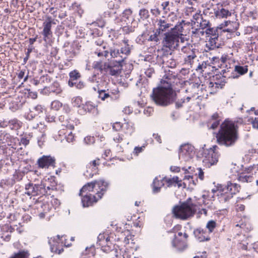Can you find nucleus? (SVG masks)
<instances>
[{"label":"nucleus","mask_w":258,"mask_h":258,"mask_svg":"<svg viewBox=\"0 0 258 258\" xmlns=\"http://www.w3.org/2000/svg\"><path fill=\"white\" fill-rule=\"evenodd\" d=\"M39 166L41 168L54 167L55 159L50 156H43L37 161Z\"/></svg>","instance_id":"nucleus-16"},{"label":"nucleus","mask_w":258,"mask_h":258,"mask_svg":"<svg viewBox=\"0 0 258 258\" xmlns=\"http://www.w3.org/2000/svg\"><path fill=\"white\" fill-rule=\"evenodd\" d=\"M51 203L52 206L54 207V208L55 209L57 207L59 206L60 205V202L58 200L55 198H52L51 200Z\"/></svg>","instance_id":"nucleus-57"},{"label":"nucleus","mask_w":258,"mask_h":258,"mask_svg":"<svg viewBox=\"0 0 258 258\" xmlns=\"http://www.w3.org/2000/svg\"><path fill=\"white\" fill-rule=\"evenodd\" d=\"M85 194L84 195H81L83 197L82 203L84 207H88L92 206L94 203H96L99 199H100L103 195V193L99 192V191L96 193L97 197L90 193Z\"/></svg>","instance_id":"nucleus-12"},{"label":"nucleus","mask_w":258,"mask_h":258,"mask_svg":"<svg viewBox=\"0 0 258 258\" xmlns=\"http://www.w3.org/2000/svg\"><path fill=\"white\" fill-rule=\"evenodd\" d=\"M235 71L241 75L246 74L248 71L247 66H236L234 69Z\"/></svg>","instance_id":"nucleus-39"},{"label":"nucleus","mask_w":258,"mask_h":258,"mask_svg":"<svg viewBox=\"0 0 258 258\" xmlns=\"http://www.w3.org/2000/svg\"><path fill=\"white\" fill-rule=\"evenodd\" d=\"M45 119L47 122H51L55 120V116L49 114L46 115Z\"/></svg>","instance_id":"nucleus-58"},{"label":"nucleus","mask_w":258,"mask_h":258,"mask_svg":"<svg viewBox=\"0 0 258 258\" xmlns=\"http://www.w3.org/2000/svg\"><path fill=\"white\" fill-rule=\"evenodd\" d=\"M191 47L192 46L190 45H187V46H183L181 49V51L182 52L184 53L186 55L188 54L189 52L190 53V52H192L194 51Z\"/></svg>","instance_id":"nucleus-47"},{"label":"nucleus","mask_w":258,"mask_h":258,"mask_svg":"<svg viewBox=\"0 0 258 258\" xmlns=\"http://www.w3.org/2000/svg\"><path fill=\"white\" fill-rule=\"evenodd\" d=\"M163 180H164L165 182L168 183V186H170L172 185L173 183H174L172 180V178L164 177Z\"/></svg>","instance_id":"nucleus-60"},{"label":"nucleus","mask_w":258,"mask_h":258,"mask_svg":"<svg viewBox=\"0 0 258 258\" xmlns=\"http://www.w3.org/2000/svg\"><path fill=\"white\" fill-rule=\"evenodd\" d=\"M32 137V135L31 134H25L22 137L20 140V144L23 145L24 146H26L29 144L30 140Z\"/></svg>","instance_id":"nucleus-37"},{"label":"nucleus","mask_w":258,"mask_h":258,"mask_svg":"<svg viewBox=\"0 0 258 258\" xmlns=\"http://www.w3.org/2000/svg\"><path fill=\"white\" fill-rule=\"evenodd\" d=\"M49 89L50 93H54L56 95L61 94L62 91L59 84L57 82H54L49 87Z\"/></svg>","instance_id":"nucleus-31"},{"label":"nucleus","mask_w":258,"mask_h":258,"mask_svg":"<svg viewBox=\"0 0 258 258\" xmlns=\"http://www.w3.org/2000/svg\"><path fill=\"white\" fill-rule=\"evenodd\" d=\"M46 181V180H42L40 184L29 183L26 184L25 194L29 196L45 195V194H47V191L45 189Z\"/></svg>","instance_id":"nucleus-9"},{"label":"nucleus","mask_w":258,"mask_h":258,"mask_svg":"<svg viewBox=\"0 0 258 258\" xmlns=\"http://www.w3.org/2000/svg\"><path fill=\"white\" fill-rule=\"evenodd\" d=\"M123 43L124 45L121 48V53L126 57L130 53L131 47L128 44V40H123Z\"/></svg>","instance_id":"nucleus-32"},{"label":"nucleus","mask_w":258,"mask_h":258,"mask_svg":"<svg viewBox=\"0 0 258 258\" xmlns=\"http://www.w3.org/2000/svg\"><path fill=\"white\" fill-rule=\"evenodd\" d=\"M112 140L114 144L116 145V146L118 147L119 149H121V144L123 142L128 144V142L125 141V139L124 137L123 134L115 133L112 135Z\"/></svg>","instance_id":"nucleus-24"},{"label":"nucleus","mask_w":258,"mask_h":258,"mask_svg":"<svg viewBox=\"0 0 258 258\" xmlns=\"http://www.w3.org/2000/svg\"><path fill=\"white\" fill-rule=\"evenodd\" d=\"M156 23L157 27L156 30L158 34L166 31L172 25L167 20L163 19H157Z\"/></svg>","instance_id":"nucleus-19"},{"label":"nucleus","mask_w":258,"mask_h":258,"mask_svg":"<svg viewBox=\"0 0 258 258\" xmlns=\"http://www.w3.org/2000/svg\"><path fill=\"white\" fill-rule=\"evenodd\" d=\"M217 148L216 146H214L209 149L203 150V162L206 167H210L218 161L219 155Z\"/></svg>","instance_id":"nucleus-8"},{"label":"nucleus","mask_w":258,"mask_h":258,"mask_svg":"<svg viewBox=\"0 0 258 258\" xmlns=\"http://www.w3.org/2000/svg\"><path fill=\"white\" fill-rule=\"evenodd\" d=\"M183 22H184V21L178 23L173 28H171L170 31L164 34V37L163 39L164 46L170 49H175L178 47L179 41L182 43L184 42V38L182 34L183 30Z\"/></svg>","instance_id":"nucleus-3"},{"label":"nucleus","mask_w":258,"mask_h":258,"mask_svg":"<svg viewBox=\"0 0 258 258\" xmlns=\"http://www.w3.org/2000/svg\"><path fill=\"white\" fill-rule=\"evenodd\" d=\"M196 211V205L190 202L186 201L180 205L174 207L172 213L176 218L187 220L192 217Z\"/></svg>","instance_id":"nucleus-5"},{"label":"nucleus","mask_w":258,"mask_h":258,"mask_svg":"<svg viewBox=\"0 0 258 258\" xmlns=\"http://www.w3.org/2000/svg\"><path fill=\"white\" fill-rule=\"evenodd\" d=\"M220 123V121L219 120H216L213 121L212 123L210 128L212 129H215L218 127Z\"/></svg>","instance_id":"nucleus-63"},{"label":"nucleus","mask_w":258,"mask_h":258,"mask_svg":"<svg viewBox=\"0 0 258 258\" xmlns=\"http://www.w3.org/2000/svg\"><path fill=\"white\" fill-rule=\"evenodd\" d=\"M255 173V171L253 170V166H250L238 174V180L241 182H251L254 180L253 175Z\"/></svg>","instance_id":"nucleus-13"},{"label":"nucleus","mask_w":258,"mask_h":258,"mask_svg":"<svg viewBox=\"0 0 258 258\" xmlns=\"http://www.w3.org/2000/svg\"><path fill=\"white\" fill-rule=\"evenodd\" d=\"M123 127V123L120 122H116L112 124V128L114 130L117 131H119Z\"/></svg>","instance_id":"nucleus-54"},{"label":"nucleus","mask_w":258,"mask_h":258,"mask_svg":"<svg viewBox=\"0 0 258 258\" xmlns=\"http://www.w3.org/2000/svg\"><path fill=\"white\" fill-rule=\"evenodd\" d=\"M99 159H96V160H94L91 162H90L88 165H87V167H92V168L94 170H96V167L97 166H98L99 164Z\"/></svg>","instance_id":"nucleus-50"},{"label":"nucleus","mask_w":258,"mask_h":258,"mask_svg":"<svg viewBox=\"0 0 258 258\" xmlns=\"http://www.w3.org/2000/svg\"><path fill=\"white\" fill-rule=\"evenodd\" d=\"M216 226V223L213 220L209 221L207 225L206 228L208 229V233H212Z\"/></svg>","instance_id":"nucleus-41"},{"label":"nucleus","mask_w":258,"mask_h":258,"mask_svg":"<svg viewBox=\"0 0 258 258\" xmlns=\"http://www.w3.org/2000/svg\"><path fill=\"white\" fill-rule=\"evenodd\" d=\"M240 186L237 183L228 181L225 185L219 184L216 189H213L212 192L216 195L220 202L225 203L231 199L234 195L238 192Z\"/></svg>","instance_id":"nucleus-4"},{"label":"nucleus","mask_w":258,"mask_h":258,"mask_svg":"<svg viewBox=\"0 0 258 258\" xmlns=\"http://www.w3.org/2000/svg\"><path fill=\"white\" fill-rule=\"evenodd\" d=\"M225 82L222 81L220 83L219 82H212L211 81L207 82V88L210 93H214L217 91L219 88H222L225 85Z\"/></svg>","instance_id":"nucleus-21"},{"label":"nucleus","mask_w":258,"mask_h":258,"mask_svg":"<svg viewBox=\"0 0 258 258\" xmlns=\"http://www.w3.org/2000/svg\"><path fill=\"white\" fill-rule=\"evenodd\" d=\"M134 124L132 122H125L123 123L122 130L126 136H131L135 132Z\"/></svg>","instance_id":"nucleus-26"},{"label":"nucleus","mask_w":258,"mask_h":258,"mask_svg":"<svg viewBox=\"0 0 258 258\" xmlns=\"http://www.w3.org/2000/svg\"><path fill=\"white\" fill-rule=\"evenodd\" d=\"M52 24H55L51 17H47L45 21L43 23V31L41 32L43 36V40L46 44H50L52 32L51 31Z\"/></svg>","instance_id":"nucleus-11"},{"label":"nucleus","mask_w":258,"mask_h":258,"mask_svg":"<svg viewBox=\"0 0 258 258\" xmlns=\"http://www.w3.org/2000/svg\"><path fill=\"white\" fill-rule=\"evenodd\" d=\"M66 140L69 143L73 142L75 140L74 135L73 134L72 132L68 133L67 136H66Z\"/></svg>","instance_id":"nucleus-55"},{"label":"nucleus","mask_w":258,"mask_h":258,"mask_svg":"<svg viewBox=\"0 0 258 258\" xmlns=\"http://www.w3.org/2000/svg\"><path fill=\"white\" fill-rule=\"evenodd\" d=\"M203 198L204 207H202L201 209H199L200 210V213L201 214H204L205 215H207L208 209L211 207L212 201L210 200H207L205 195L203 196Z\"/></svg>","instance_id":"nucleus-27"},{"label":"nucleus","mask_w":258,"mask_h":258,"mask_svg":"<svg viewBox=\"0 0 258 258\" xmlns=\"http://www.w3.org/2000/svg\"><path fill=\"white\" fill-rule=\"evenodd\" d=\"M133 111V109L129 106L125 107L122 110V112L126 114H130Z\"/></svg>","instance_id":"nucleus-62"},{"label":"nucleus","mask_w":258,"mask_h":258,"mask_svg":"<svg viewBox=\"0 0 258 258\" xmlns=\"http://www.w3.org/2000/svg\"><path fill=\"white\" fill-rule=\"evenodd\" d=\"M194 233L197 240L200 242L208 241L210 239L208 232L202 228H197L194 231Z\"/></svg>","instance_id":"nucleus-18"},{"label":"nucleus","mask_w":258,"mask_h":258,"mask_svg":"<svg viewBox=\"0 0 258 258\" xmlns=\"http://www.w3.org/2000/svg\"><path fill=\"white\" fill-rule=\"evenodd\" d=\"M62 106V103L58 100H54L51 104V108L54 110H58Z\"/></svg>","instance_id":"nucleus-44"},{"label":"nucleus","mask_w":258,"mask_h":258,"mask_svg":"<svg viewBox=\"0 0 258 258\" xmlns=\"http://www.w3.org/2000/svg\"><path fill=\"white\" fill-rule=\"evenodd\" d=\"M109 185V183L103 179L95 180L94 181L88 183L83 186L80 189V195H83L84 193H90L93 191L94 188L97 186L98 189L100 190L99 192L103 193L107 190Z\"/></svg>","instance_id":"nucleus-7"},{"label":"nucleus","mask_w":258,"mask_h":258,"mask_svg":"<svg viewBox=\"0 0 258 258\" xmlns=\"http://www.w3.org/2000/svg\"><path fill=\"white\" fill-rule=\"evenodd\" d=\"M214 14L217 18H227L231 15V13L227 9H224L222 5L218 7L217 9H214Z\"/></svg>","instance_id":"nucleus-20"},{"label":"nucleus","mask_w":258,"mask_h":258,"mask_svg":"<svg viewBox=\"0 0 258 258\" xmlns=\"http://www.w3.org/2000/svg\"><path fill=\"white\" fill-rule=\"evenodd\" d=\"M69 77L68 85L70 87H72L76 84L77 80L81 77V75L77 70H74L69 73Z\"/></svg>","instance_id":"nucleus-25"},{"label":"nucleus","mask_w":258,"mask_h":258,"mask_svg":"<svg viewBox=\"0 0 258 258\" xmlns=\"http://www.w3.org/2000/svg\"><path fill=\"white\" fill-rule=\"evenodd\" d=\"M192 29V35H195V37H201L204 35V34L205 33V31H204V30L199 27V28H196L195 26H194L191 28Z\"/></svg>","instance_id":"nucleus-36"},{"label":"nucleus","mask_w":258,"mask_h":258,"mask_svg":"<svg viewBox=\"0 0 258 258\" xmlns=\"http://www.w3.org/2000/svg\"><path fill=\"white\" fill-rule=\"evenodd\" d=\"M173 3L169 1L163 2L161 4V7L164 13H167L172 10Z\"/></svg>","instance_id":"nucleus-34"},{"label":"nucleus","mask_w":258,"mask_h":258,"mask_svg":"<svg viewBox=\"0 0 258 258\" xmlns=\"http://www.w3.org/2000/svg\"><path fill=\"white\" fill-rule=\"evenodd\" d=\"M139 16H140L141 19L143 20L146 19L149 17V11L145 9H141L139 12Z\"/></svg>","instance_id":"nucleus-46"},{"label":"nucleus","mask_w":258,"mask_h":258,"mask_svg":"<svg viewBox=\"0 0 258 258\" xmlns=\"http://www.w3.org/2000/svg\"><path fill=\"white\" fill-rule=\"evenodd\" d=\"M164 180L163 178L162 179H159L156 177L153 182V191L154 193L158 192L160 188L164 185Z\"/></svg>","instance_id":"nucleus-28"},{"label":"nucleus","mask_w":258,"mask_h":258,"mask_svg":"<svg viewBox=\"0 0 258 258\" xmlns=\"http://www.w3.org/2000/svg\"><path fill=\"white\" fill-rule=\"evenodd\" d=\"M0 126L4 128L9 126V120H0Z\"/></svg>","instance_id":"nucleus-59"},{"label":"nucleus","mask_w":258,"mask_h":258,"mask_svg":"<svg viewBox=\"0 0 258 258\" xmlns=\"http://www.w3.org/2000/svg\"><path fill=\"white\" fill-rule=\"evenodd\" d=\"M110 53L112 57L116 58L115 61V63H117L118 66H122V63L125 58V56L122 54L121 51H119L118 49H111Z\"/></svg>","instance_id":"nucleus-23"},{"label":"nucleus","mask_w":258,"mask_h":258,"mask_svg":"<svg viewBox=\"0 0 258 258\" xmlns=\"http://www.w3.org/2000/svg\"><path fill=\"white\" fill-rule=\"evenodd\" d=\"M257 11L256 8L252 9L247 13V16L252 18V20H255L257 18Z\"/></svg>","instance_id":"nucleus-45"},{"label":"nucleus","mask_w":258,"mask_h":258,"mask_svg":"<svg viewBox=\"0 0 258 258\" xmlns=\"http://www.w3.org/2000/svg\"><path fill=\"white\" fill-rule=\"evenodd\" d=\"M197 58L195 51L189 52L185 55L184 58V63L186 64L191 66L194 63L195 60Z\"/></svg>","instance_id":"nucleus-29"},{"label":"nucleus","mask_w":258,"mask_h":258,"mask_svg":"<svg viewBox=\"0 0 258 258\" xmlns=\"http://www.w3.org/2000/svg\"><path fill=\"white\" fill-rule=\"evenodd\" d=\"M43 107L40 105H37L33 107L30 110V113L28 114V116H30L32 118L35 116L39 115L40 113H42L43 110Z\"/></svg>","instance_id":"nucleus-30"},{"label":"nucleus","mask_w":258,"mask_h":258,"mask_svg":"<svg viewBox=\"0 0 258 258\" xmlns=\"http://www.w3.org/2000/svg\"><path fill=\"white\" fill-rule=\"evenodd\" d=\"M218 144L227 147L234 146L239 138L237 126L232 121L226 120L216 136Z\"/></svg>","instance_id":"nucleus-2"},{"label":"nucleus","mask_w":258,"mask_h":258,"mask_svg":"<svg viewBox=\"0 0 258 258\" xmlns=\"http://www.w3.org/2000/svg\"><path fill=\"white\" fill-rule=\"evenodd\" d=\"M78 112L80 114H85L87 112L92 113L94 115L98 114L97 106L91 101H87L82 104V107L78 109Z\"/></svg>","instance_id":"nucleus-15"},{"label":"nucleus","mask_w":258,"mask_h":258,"mask_svg":"<svg viewBox=\"0 0 258 258\" xmlns=\"http://www.w3.org/2000/svg\"><path fill=\"white\" fill-rule=\"evenodd\" d=\"M221 29L217 28H208L205 30L207 41L206 46L209 50H213L220 47L222 41L219 38V32Z\"/></svg>","instance_id":"nucleus-6"},{"label":"nucleus","mask_w":258,"mask_h":258,"mask_svg":"<svg viewBox=\"0 0 258 258\" xmlns=\"http://www.w3.org/2000/svg\"><path fill=\"white\" fill-rule=\"evenodd\" d=\"M12 104H15V105L11 106L10 108V109H13V110H17L19 109L22 106V103H19L18 101V99H16V100H13L12 101Z\"/></svg>","instance_id":"nucleus-49"},{"label":"nucleus","mask_w":258,"mask_h":258,"mask_svg":"<svg viewBox=\"0 0 258 258\" xmlns=\"http://www.w3.org/2000/svg\"><path fill=\"white\" fill-rule=\"evenodd\" d=\"M132 14V11L131 9H126L123 12L122 14V18L128 19L129 17L131 16Z\"/></svg>","instance_id":"nucleus-52"},{"label":"nucleus","mask_w":258,"mask_h":258,"mask_svg":"<svg viewBox=\"0 0 258 258\" xmlns=\"http://www.w3.org/2000/svg\"><path fill=\"white\" fill-rule=\"evenodd\" d=\"M9 127L13 130H17L20 127V122L17 119H13L9 120Z\"/></svg>","instance_id":"nucleus-38"},{"label":"nucleus","mask_w":258,"mask_h":258,"mask_svg":"<svg viewBox=\"0 0 258 258\" xmlns=\"http://www.w3.org/2000/svg\"><path fill=\"white\" fill-rule=\"evenodd\" d=\"M41 208L43 209V212L46 214H47V213L51 209V207H50L48 203L43 204L42 205Z\"/></svg>","instance_id":"nucleus-56"},{"label":"nucleus","mask_w":258,"mask_h":258,"mask_svg":"<svg viewBox=\"0 0 258 258\" xmlns=\"http://www.w3.org/2000/svg\"><path fill=\"white\" fill-rule=\"evenodd\" d=\"M153 112V109L152 107H148L144 110V113L147 115H150Z\"/></svg>","instance_id":"nucleus-64"},{"label":"nucleus","mask_w":258,"mask_h":258,"mask_svg":"<svg viewBox=\"0 0 258 258\" xmlns=\"http://www.w3.org/2000/svg\"><path fill=\"white\" fill-rule=\"evenodd\" d=\"M93 67L101 72L104 71L105 70V63L103 64L101 61H95L93 63Z\"/></svg>","instance_id":"nucleus-43"},{"label":"nucleus","mask_w":258,"mask_h":258,"mask_svg":"<svg viewBox=\"0 0 258 258\" xmlns=\"http://www.w3.org/2000/svg\"><path fill=\"white\" fill-rule=\"evenodd\" d=\"M34 128L38 129L41 133L40 137H38V143L40 147H41L44 142L45 137V131L46 130V126L42 123L37 124L36 126H33Z\"/></svg>","instance_id":"nucleus-22"},{"label":"nucleus","mask_w":258,"mask_h":258,"mask_svg":"<svg viewBox=\"0 0 258 258\" xmlns=\"http://www.w3.org/2000/svg\"><path fill=\"white\" fill-rule=\"evenodd\" d=\"M98 87V98L101 99L102 100L104 101L106 99L110 97L109 93H107L105 90L100 89L99 87V84L97 85Z\"/></svg>","instance_id":"nucleus-35"},{"label":"nucleus","mask_w":258,"mask_h":258,"mask_svg":"<svg viewBox=\"0 0 258 258\" xmlns=\"http://www.w3.org/2000/svg\"><path fill=\"white\" fill-rule=\"evenodd\" d=\"M122 66H118L117 63H105V70L104 72L112 76H116L120 73V70Z\"/></svg>","instance_id":"nucleus-17"},{"label":"nucleus","mask_w":258,"mask_h":258,"mask_svg":"<svg viewBox=\"0 0 258 258\" xmlns=\"http://www.w3.org/2000/svg\"><path fill=\"white\" fill-rule=\"evenodd\" d=\"M160 34H158V32H157V30H156V32L153 35H151L149 38V40L150 41H154V42H158L159 40V38H158V35H159Z\"/></svg>","instance_id":"nucleus-53"},{"label":"nucleus","mask_w":258,"mask_h":258,"mask_svg":"<svg viewBox=\"0 0 258 258\" xmlns=\"http://www.w3.org/2000/svg\"><path fill=\"white\" fill-rule=\"evenodd\" d=\"M84 141L85 144L90 145L93 144L95 142V139L94 137L87 136L84 138Z\"/></svg>","instance_id":"nucleus-51"},{"label":"nucleus","mask_w":258,"mask_h":258,"mask_svg":"<svg viewBox=\"0 0 258 258\" xmlns=\"http://www.w3.org/2000/svg\"><path fill=\"white\" fill-rule=\"evenodd\" d=\"M62 238L63 236H61L60 238V236L58 235L56 237H51L49 239L48 243L52 252L60 254L63 251L62 248L59 249L60 243H61L60 246H61L63 243Z\"/></svg>","instance_id":"nucleus-14"},{"label":"nucleus","mask_w":258,"mask_h":258,"mask_svg":"<svg viewBox=\"0 0 258 258\" xmlns=\"http://www.w3.org/2000/svg\"><path fill=\"white\" fill-rule=\"evenodd\" d=\"M199 23V27L202 28L203 30L210 27V22L208 20H204L203 18H201V20H200V21Z\"/></svg>","instance_id":"nucleus-42"},{"label":"nucleus","mask_w":258,"mask_h":258,"mask_svg":"<svg viewBox=\"0 0 258 258\" xmlns=\"http://www.w3.org/2000/svg\"><path fill=\"white\" fill-rule=\"evenodd\" d=\"M251 123L254 128H258V117H255L254 119L252 118Z\"/></svg>","instance_id":"nucleus-61"},{"label":"nucleus","mask_w":258,"mask_h":258,"mask_svg":"<svg viewBox=\"0 0 258 258\" xmlns=\"http://www.w3.org/2000/svg\"><path fill=\"white\" fill-rule=\"evenodd\" d=\"M95 52L98 56H103L105 58H106L108 54V52L105 49V45H102V46L97 48Z\"/></svg>","instance_id":"nucleus-33"},{"label":"nucleus","mask_w":258,"mask_h":258,"mask_svg":"<svg viewBox=\"0 0 258 258\" xmlns=\"http://www.w3.org/2000/svg\"><path fill=\"white\" fill-rule=\"evenodd\" d=\"M82 98L79 96L74 97L72 99V104L73 106L74 107H78L79 109H80L82 107Z\"/></svg>","instance_id":"nucleus-40"},{"label":"nucleus","mask_w":258,"mask_h":258,"mask_svg":"<svg viewBox=\"0 0 258 258\" xmlns=\"http://www.w3.org/2000/svg\"><path fill=\"white\" fill-rule=\"evenodd\" d=\"M173 77L172 74H165L161 81V85L153 89L151 97L157 105L165 106L173 101L175 94L171 87Z\"/></svg>","instance_id":"nucleus-1"},{"label":"nucleus","mask_w":258,"mask_h":258,"mask_svg":"<svg viewBox=\"0 0 258 258\" xmlns=\"http://www.w3.org/2000/svg\"><path fill=\"white\" fill-rule=\"evenodd\" d=\"M145 148V146H142L141 147H135L134 151L133 152V154L135 156H138L139 153L142 152Z\"/></svg>","instance_id":"nucleus-48"},{"label":"nucleus","mask_w":258,"mask_h":258,"mask_svg":"<svg viewBox=\"0 0 258 258\" xmlns=\"http://www.w3.org/2000/svg\"><path fill=\"white\" fill-rule=\"evenodd\" d=\"M195 149L194 147L189 144H184L180 146L178 156L181 161H188L195 156Z\"/></svg>","instance_id":"nucleus-10"}]
</instances>
